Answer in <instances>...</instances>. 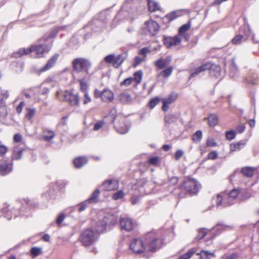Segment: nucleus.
Masks as SVG:
<instances>
[{
    "instance_id": "59",
    "label": "nucleus",
    "mask_w": 259,
    "mask_h": 259,
    "mask_svg": "<svg viewBox=\"0 0 259 259\" xmlns=\"http://www.w3.org/2000/svg\"><path fill=\"white\" fill-rule=\"evenodd\" d=\"M22 140V135L19 133L15 134L13 136V141L14 143H18L20 142Z\"/></svg>"
},
{
    "instance_id": "32",
    "label": "nucleus",
    "mask_w": 259,
    "mask_h": 259,
    "mask_svg": "<svg viewBox=\"0 0 259 259\" xmlns=\"http://www.w3.org/2000/svg\"><path fill=\"white\" fill-rule=\"evenodd\" d=\"M58 82V77L57 75H54L48 77L44 83L51 84L52 87H54Z\"/></svg>"
},
{
    "instance_id": "35",
    "label": "nucleus",
    "mask_w": 259,
    "mask_h": 259,
    "mask_svg": "<svg viewBox=\"0 0 259 259\" xmlns=\"http://www.w3.org/2000/svg\"><path fill=\"white\" fill-rule=\"evenodd\" d=\"M202 138V132L200 130L196 131L192 137V141L195 143L200 142Z\"/></svg>"
},
{
    "instance_id": "12",
    "label": "nucleus",
    "mask_w": 259,
    "mask_h": 259,
    "mask_svg": "<svg viewBox=\"0 0 259 259\" xmlns=\"http://www.w3.org/2000/svg\"><path fill=\"white\" fill-rule=\"evenodd\" d=\"M104 191L116 190L119 187L118 181L115 179H109L105 181L101 186Z\"/></svg>"
},
{
    "instance_id": "61",
    "label": "nucleus",
    "mask_w": 259,
    "mask_h": 259,
    "mask_svg": "<svg viewBox=\"0 0 259 259\" xmlns=\"http://www.w3.org/2000/svg\"><path fill=\"white\" fill-rule=\"evenodd\" d=\"M218 156V153L215 151H212L208 154V159L211 160H215L217 158Z\"/></svg>"
},
{
    "instance_id": "10",
    "label": "nucleus",
    "mask_w": 259,
    "mask_h": 259,
    "mask_svg": "<svg viewBox=\"0 0 259 259\" xmlns=\"http://www.w3.org/2000/svg\"><path fill=\"white\" fill-rule=\"evenodd\" d=\"M13 170V163L8 160H0V175L4 176L10 174Z\"/></svg>"
},
{
    "instance_id": "57",
    "label": "nucleus",
    "mask_w": 259,
    "mask_h": 259,
    "mask_svg": "<svg viewBox=\"0 0 259 259\" xmlns=\"http://www.w3.org/2000/svg\"><path fill=\"white\" fill-rule=\"evenodd\" d=\"M104 124V122L101 120L97 121L94 126V131H98L102 128Z\"/></svg>"
},
{
    "instance_id": "29",
    "label": "nucleus",
    "mask_w": 259,
    "mask_h": 259,
    "mask_svg": "<svg viewBox=\"0 0 259 259\" xmlns=\"http://www.w3.org/2000/svg\"><path fill=\"white\" fill-rule=\"evenodd\" d=\"M198 254L203 259H210L211 257H215V255L213 252H210L205 250H202Z\"/></svg>"
},
{
    "instance_id": "43",
    "label": "nucleus",
    "mask_w": 259,
    "mask_h": 259,
    "mask_svg": "<svg viewBox=\"0 0 259 259\" xmlns=\"http://www.w3.org/2000/svg\"><path fill=\"white\" fill-rule=\"evenodd\" d=\"M195 249L194 248L189 250L187 253L180 256L179 259H189L195 253Z\"/></svg>"
},
{
    "instance_id": "62",
    "label": "nucleus",
    "mask_w": 259,
    "mask_h": 259,
    "mask_svg": "<svg viewBox=\"0 0 259 259\" xmlns=\"http://www.w3.org/2000/svg\"><path fill=\"white\" fill-rule=\"evenodd\" d=\"M184 155V152L182 150H177L175 154V158L176 160H179Z\"/></svg>"
},
{
    "instance_id": "11",
    "label": "nucleus",
    "mask_w": 259,
    "mask_h": 259,
    "mask_svg": "<svg viewBox=\"0 0 259 259\" xmlns=\"http://www.w3.org/2000/svg\"><path fill=\"white\" fill-rule=\"evenodd\" d=\"M52 45V41H50L49 44H42L39 46H35V48L33 47V51H34L36 53V57L40 58L42 57L43 54L45 53H48Z\"/></svg>"
},
{
    "instance_id": "51",
    "label": "nucleus",
    "mask_w": 259,
    "mask_h": 259,
    "mask_svg": "<svg viewBox=\"0 0 259 259\" xmlns=\"http://www.w3.org/2000/svg\"><path fill=\"white\" fill-rule=\"evenodd\" d=\"M8 151V147L4 145H0V157H2L5 155Z\"/></svg>"
},
{
    "instance_id": "22",
    "label": "nucleus",
    "mask_w": 259,
    "mask_h": 259,
    "mask_svg": "<svg viewBox=\"0 0 259 259\" xmlns=\"http://www.w3.org/2000/svg\"><path fill=\"white\" fill-rule=\"evenodd\" d=\"M114 99V94L109 90H105L102 92V100L104 102H110Z\"/></svg>"
},
{
    "instance_id": "24",
    "label": "nucleus",
    "mask_w": 259,
    "mask_h": 259,
    "mask_svg": "<svg viewBox=\"0 0 259 259\" xmlns=\"http://www.w3.org/2000/svg\"><path fill=\"white\" fill-rule=\"evenodd\" d=\"M88 162L86 157L80 156L75 158L73 160V164L76 168H80Z\"/></svg>"
},
{
    "instance_id": "38",
    "label": "nucleus",
    "mask_w": 259,
    "mask_h": 259,
    "mask_svg": "<svg viewBox=\"0 0 259 259\" xmlns=\"http://www.w3.org/2000/svg\"><path fill=\"white\" fill-rule=\"evenodd\" d=\"M245 144L241 142L237 143L232 144L230 145L231 151H236L240 150L242 147L244 146Z\"/></svg>"
},
{
    "instance_id": "19",
    "label": "nucleus",
    "mask_w": 259,
    "mask_h": 259,
    "mask_svg": "<svg viewBox=\"0 0 259 259\" xmlns=\"http://www.w3.org/2000/svg\"><path fill=\"white\" fill-rule=\"evenodd\" d=\"M208 69L209 70V73L211 76L215 78H218L220 76L221 69L219 65L209 63Z\"/></svg>"
},
{
    "instance_id": "63",
    "label": "nucleus",
    "mask_w": 259,
    "mask_h": 259,
    "mask_svg": "<svg viewBox=\"0 0 259 259\" xmlns=\"http://www.w3.org/2000/svg\"><path fill=\"white\" fill-rule=\"evenodd\" d=\"M146 59L144 57H140L139 56H137L135 58V66H136L140 64H141L142 62L144 61Z\"/></svg>"
},
{
    "instance_id": "39",
    "label": "nucleus",
    "mask_w": 259,
    "mask_h": 259,
    "mask_svg": "<svg viewBox=\"0 0 259 259\" xmlns=\"http://www.w3.org/2000/svg\"><path fill=\"white\" fill-rule=\"evenodd\" d=\"M230 228V227L229 226H226L222 224H218L213 228V229L214 231H218V233H221L223 231L228 230Z\"/></svg>"
},
{
    "instance_id": "15",
    "label": "nucleus",
    "mask_w": 259,
    "mask_h": 259,
    "mask_svg": "<svg viewBox=\"0 0 259 259\" xmlns=\"http://www.w3.org/2000/svg\"><path fill=\"white\" fill-rule=\"evenodd\" d=\"M114 127L118 133L125 134L128 132L130 126L128 124L124 122L123 119H122L114 123Z\"/></svg>"
},
{
    "instance_id": "34",
    "label": "nucleus",
    "mask_w": 259,
    "mask_h": 259,
    "mask_svg": "<svg viewBox=\"0 0 259 259\" xmlns=\"http://www.w3.org/2000/svg\"><path fill=\"white\" fill-rule=\"evenodd\" d=\"M88 76H84L82 78H80L78 79V81L80 83V90L84 93L88 92V85L87 83L84 81L87 79H88Z\"/></svg>"
},
{
    "instance_id": "64",
    "label": "nucleus",
    "mask_w": 259,
    "mask_h": 259,
    "mask_svg": "<svg viewBox=\"0 0 259 259\" xmlns=\"http://www.w3.org/2000/svg\"><path fill=\"white\" fill-rule=\"evenodd\" d=\"M25 105V103L23 101H21L19 103V105L16 107V111L18 114H20L23 108Z\"/></svg>"
},
{
    "instance_id": "58",
    "label": "nucleus",
    "mask_w": 259,
    "mask_h": 259,
    "mask_svg": "<svg viewBox=\"0 0 259 259\" xmlns=\"http://www.w3.org/2000/svg\"><path fill=\"white\" fill-rule=\"evenodd\" d=\"M176 118L174 115H168L165 116V121L166 123H170L175 121Z\"/></svg>"
},
{
    "instance_id": "7",
    "label": "nucleus",
    "mask_w": 259,
    "mask_h": 259,
    "mask_svg": "<svg viewBox=\"0 0 259 259\" xmlns=\"http://www.w3.org/2000/svg\"><path fill=\"white\" fill-rule=\"evenodd\" d=\"M59 56L60 55L58 53L54 54L47 61L46 65L38 69H36L35 72L39 74L41 72L50 70L55 66L57 60L59 58Z\"/></svg>"
},
{
    "instance_id": "31",
    "label": "nucleus",
    "mask_w": 259,
    "mask_h": 259,
    "mask_svg": "<svg viewBox=\"0 0 259 259\" xmlns=\"http://www.w3.org/2000/svg\"><path fill=\"white\" fill-rule=\"evenodd\" d=\"M143 73L142 71L139 70L136 72L134 74V77H132L135 83V85H137L140 83L142 80Z\"/></svg>"
},
{
    "instance_id": "2",
    "label": "nucleus",
    "mask_w": 259,
    "mask_h": 259,
    "mask_svg": "<svg viewBox=\"0 0 259 259\" xmlns=\"http://www.w3.org/2000/svg\"><path fill=\"white\" fill-rule=\"evenodd\" d=\"M147 250L155 251L160 249L162 244V240L155 232H150L145 238Z\"/></svg>"
},
{
    "instance_id": "53",
    "label": "nucleus",
    "mask_w": 259,
    "mask_h": 259,
    "mask_svg": "<svg viewBox=\"0 0 259 259\" xmlns=\"http://www.w3.org/2000/svg\"><path fill=\"white\" fill-rule=\"evenodd\" d=\"M115 60V56L113 54H110L106 56L104 58L105 61L107 63H111L113 64V62Z\"/></svg>"
},
{
    "instance_id": "49",
    "label": "nucleus",
    "mask_w": 259,
    "mask_h": 259,
    "mask_svg": "<svg viewBox=\"0 0 259 259\" xmlns=\"http://www.w3.org/2000/svg\"><path fill=\"white\" fill-rule=\"evenodd\" d=\"M226 136L228 140H232L235 138L236 133L234 131H228L226 133Z\"/></svg>"
},
{
    "instance_id": "6",
    "label": "nucleus",
    "mask_w": 259,
    "mask_h": 259,
    "mask_svg": "<svg viewBox=\"0 0 259 259\" xmlns=\"http://www.w3.org/2000/svg\"><path fill=\"white\" fill-rule=\"evenodd\" d=\"M199 183L194 179H186L184 183V189L190 194H196L200 188Z\"/></svg>"
},
{
    "instance_id": "41",
    "label": "nucleus",
    "mask_w": 259,
    "mask_h": 259,
    "mask_svg": "<svg viewBox=\"0 0 259 259\" xmlns=\"http://www.w3.org/2000/svg\"><path fill=\"white\" fill-rule=\"evenodd\" d=\"M246 81L249 83L252 84H256L258 83V80L257 79V75L255 74H252L251 76H249L246 78Z\"/></svg>"
},
{
    "instance_id": "5",
    "label": "nucleus",
    "mask_w": 259,
    "mask_h": 259,
    "mask_svg": "<svg viewBox=\"0 0 259 259\" xmlns=\"http://www.w3.org/2000/svg\"><path fill=\"white\" fill-rule=\"evenodd\" d=\"M131 250L136 254L140 255L147 251L146 242L140 239H134L130 245Z\"/></svg>"
},
{
    "instance_id": "30",
    "label": "nucleus",
    "mask_w": 259,
    "mask_h": 259,
    "mask_svg": "<svg viewBox=\"0 0 259 259\" xmlns=\"http://www.w3.org/2000/svg\"><path fill=\"white\" fill-rule=\"evenodd\" d=\"M173 69L174 68L172 66H168L159 73V76L167 78L171 74Z\"/></svg>"
},
{
    "instance_id": "33",
    "label": "nucleus",
    "mask_w": 259,
    "mask_h": 259,
    "mask_svg": "<svg viewBox=\"0 0 259 259\" xmlns=\"http://www.w3.org/2000/svg\"><path fill=\"white\" fill-rule=\"evenodd\" d=\"M208 123L210 126H214L216 125L218 123V116L215 115L211 114L208 117Z\"/></svg>"
},
{
    "instance_id": "46",
    "label": "nucleus",
    "mask_w": 259,
    "mask_h": 259,
    "mask_svg": "<svg viewBox=\"0 0 259 259\" xmlns=\"http://www.w3.org/2000/svg\"><path fill=\"white\" fill-rule=\"evenodd\" d=\"M124 192L122 190H119L114 193L112 195L113 199L115 200L122 198L124 196Z\"/></svg>"
},
{
    "instance_id": "56",
    "label": "nucleus",
    "mask_w": 259,
    "mask_h": 259,
    "mask_svg": "<svg viewBox=\"0 0 259 259\" xmlns=\"http://www.w3.org/2000/svg\"><path fill=\"white\" fill-rule=\"evenodd\" d=\"M151 51L149 48L146 47L141 49L139 51V54L142 56L145 59L146 58L147 54Z\"/></svg>"
},
{
    "instance_id": "13",
    "label": "nucleus",
    "mask_w": 259,
    "mask_h": 259,
    "mask_svg": "<svg viewBox=\"0 0 259 259\" xmlns=\"http://www.w3.org/2000/svg\"><path fill=\"white\" fill-rule=\"evenodd\" d=\"M177 98V94L175 93H171L167 98L161 99L163 105L162 109L164 111H167L169 108V105L172 104Z\"/></svg>"
},
{
    "instance_id": "42",
    "label": "nucleus",
    "mask_w": 259,
    "mask_h": 259,
    "mask_svg": "<svg viewBox=\"0 0 259 259\" xmlns=\"http://www.w3.org/2000/svg\"><path fill=\"white\" fill-rule=\"evenodd\" d=\"M251 195L249 194L248 190H243L240 192L239 198L241 200H245L249 198Z\"/></svg>"
},
{
    "instance_id": "28",
    "label": "nucleus",
    "mask_w": 259,
    "mask_h": 259,
    "mask_svg": "<svg viewBox=\"0 0 259 259\" xmlns=\"http://www.w3.org/2000/svg\"><path fill=\"white\" fill-rule=\"evenodd\" d=\"M148 9L150 12H155L159 9V6L158 3L153 0L148 1Z\"/></svg>"
},
{
    "instance_id": "21",
    "label": "nucleus",
    "mask_w": 259,
    "mask_h": 259,
    "mask_svg": "<svg viewBox=\"0 0 259 259\" xmlns=\"http://www.w3.org/2000/svg\"><path fill=\"white\" fill-rule=\"evenodd\" d=\"M127 57V53L126 52L119 54L116 57H115V60L113 62L114 67L118 68L119 67Z\"/></svg>"
},
{
    "instance_id": "17",
    "label": "nucleus",
    "mask_w": 259,
    "mask_h": 259,
    "mask_svg": "<svg viewBox=\"0 0 259 259\" xmlns=\"http://www.w3.org/2000/svg\"><path fill=\"white\" fill-rule=\"evenodd\" d=\"M171 61V58L170 56H167L165 58H160L156 60L154 64L158 68V69H162L165 67L168 66Z\"/></svg>"
},
{
    "instance_id": "18",
    "label": "nucleus",
    "mask_w": 259,
    "mask_h": 259,
    "mask_svg": "<svg viewBox=\"0 0 259 259\" xmlns=\"http://www.w3.org/2000/svg\"><path fill=\"white\" fill-rule=\"evenodd\" d=\"M32 51V46L28 48H22L18 51L13 53L12 57L14 58H20L23 55H26L30 54Z\"/></svg>"
},
{
    "instance_id": "36",
    "label": "nucleus",
    "mask_w": 259,
    "mask_h": 259,
    "mask_svg": "<svg viewBox=\"0 0 259 259\" xmlns=\"http://www.w3.org/2000/svg\"><path fill=\"white\" fill-rule=\"evenodd\" d=\"M242 173L245 176L251 177L254 172V169L250 167H245L241 169Z\"/></svg>"
},
{
    "instance_id": "1",
    "label": "nucleus",
    "mask_w": 259,
    "mask_h": 259,
    "mask_svg": "<svg viewBox=\"0 0 259 259\" xmlns=\"http://www.w3.org/2000/svg\"><path fill=\"white\" fill-rule=\"evenodd\" d=\"M240 191L238 189H233L229 193H221L218 194L215 199L218 206L227 207L234 204L236 199L239 197Z\"/></svg>"
},
{
    "instance_id": "52",
    "label": "nucleus",
    "mask_w": 259,
    "mask_h": 259,
    "mask_svg": "<svg viewBox=\"0 0 259 259\" xmlns=\"http://www.w3.org/2000/svg\"><path fill=\"white\" fill-rule=\"evenodd\" d=\"M134 82L132 77H129L125 79L122 82H121V85H125L128 87Z\"/></svg>"
},
{
    "instance_id": "50",
    "label": "nucleus",
    "mask_w": 259,
    "mask_h": 259,
    "mask_svg": "<svg viewBox=\"0 0 259 259\" xmlns=\"http://www.w3.org/2000/svg\"><path fill=\"white\" fill-rule=\"evenodd\" d=\"M246 27V30L245 31L244 33L246 36L249 37L251 36V38L253 41H255V36L252 33V32L250 30L249 26H245Z\"/></svg>"
},
{
    "instance_id": "9",
    "label": "nucleus",
    "mask_w": 259,
    "mask_h": 259,
    "mask_svg": "<svg viewBox=\"0 0 259 259\" xmlns=\"http://www.w3.org/2000/svg\"><path fill=\"white\" fill-rule=\"evenodd\" d=\"M145 24L144 32L147 35H154L159 29V25L155 21H148Z\"/></svg>"
},
{
    "instance_id": "23",
    "label": "nucleus",
    "mask_w": 259,
    "mask_h": 259,
    "mask_svg": "<svg viewBox=\"0 0 259 259\" xmlns=\"http://www.w3.org/2000/svg\"><path fill=\"white\" fill-rule=\"evenodd\" d=\"M119 100L124 104H131L132 102V98L131 95L126 92L121 93L118 96Z\"/></svg>"
},
{
    "instance_id": "8",
    "label": "nucleus",
    "mask_w": 259,
    "mask_h": 259,
    "mask_svg": "<svg viewBox=\"0 0 259 259\" xmlns=\"http://www.w3.org/2000/svg\"><path fill=\"white\" fill-rule=\"evenodd\" d=\"M119 223L121 229L127 232L132 231L136 226V223L127 217H120Z\"/></svg>"
},
{
    "instance_id": "54",
    "label": "nucleus",
    "mask_w": 259,
    "mask_h": 259,
    "mask_svg": "<svg viewBox=\"0 0 259 259\" xmlns=\"http://www.w3.org/2000/svg\"><path fill=\"white\" fill-rule=\"evenodd\" d=\"M42 253L41 247H33V258L41 254Z\"/></svg>"
},
{
    "instance_id": "4",
    "label": "nucleus",
    "mask_w": 259,
    "mask_h": 259,
    "mask_svg": "<svg viewBox=\"0 0 259 259\" xmlns=\"http://www.w3.org/2000/svg\"><path fill=\"white\" fill-rule=\"evenodd\" d=\"M99 235L92 229H87L83 231L80 237V240L85 246H89L96 242Z\"/></svg>"
},
{
    "instance_id": "16",
    "label": "nucleus",
    "mask_w": 259,
    "mask_h": 259,
    "mask_svg": "<svg viewBox=\"0 0 259 259\" xmlns=\"http://www.w3.org/2000/svg\"><path fill=\"white\" fill-rule=\"evenodd\" d=\"M182 38L179 35H176L174 37H167L164 38V44L167 47L175 46L180 44Z\"/></svg>"
},
{
    "instance_id": "55",
    "label": "nucleus",
    "mask_w": 259,
    "mask_h": 259,
    "mask_svg": "<svg viewBox=\"0 0 259 259\" xmlns=\"http://www.w3.org/2000/svg\"><path fill=\"white\" fill-rule=\"evenodd\" d=\"M7 115V109L6 106H0V116L5 117Z\"/></svg>"
},
{
    "instance_id": "14",
    "label": "nucleus",
    "mask_w": 259,
    "mask_h": 259,
    "mask_svg": "<svg viewBox=\"0 0 259 259\" xmlns=\"http://www.w3.org/2000/svg\"><path fill=\"white\" fill-rule=\"evenodd\" d=\"M64 99L72 106L78 105L79 103V99L78 96L72 94L70 91H66L64 94Z\"/></svg>"
},
{
    "instance_id": "3",
    "label": "nucleus",
    "mask_w": 259,
    "mask_h": 259,
    "mask_svg": "<svg viewBox=\"0 0 259 259\" xmlns=\"http://www.w3.org/2000/svg\"><path fill=\"white\" fill-rule=\"evenodd\" d=\"M74 70L77 73H85L89 74V70L91 68V63L90 62L82 58H77L74 59L72 62Z\"/></svg>"
},
{
    "instance_id": "47",
    "label": "nucleus",
    "mask_w": 259,
    "mask_h": 259,
    "mask_svg": "<svg viewBox=\"0 0 259 259\" xmlns=\"http://www.w3.org/2000/svg\"><path fill=\"white\" fill-rule=\"evenodd\" d=\"M190 27L189 23L184 24L179 28V33L182 34L189 30Z\"/></svg>"
},
{
    "instance_id": "44",
    "label": "nucleus",
    "mask_w": 259,
    "mask_h": 259,
    "mask_svg": "<svg viewBox=\"0 0 259 259\" xmlns=\"http://www.w3.org/2000/svg\"><path fill=\"white\" fill-rule=\"evenodd\" d=\"M22 151L21 150H18L17 151H14L12 154V160H18L21 158L22 156Z\"/></svg>"
},
{
    "instance_id": "40",
    "label": "nucleus",
    "mask_w": 259,
    "mask_h": 259,
    "mask_svg": "<svg viewBox=\"0 0 259 259\" xmlns=\"http://www.w3.org/2000/svg\"><path fill=\"white\" fill-rule=\"evenodd\" d=\"M55 136L54 133L52 131H46L44 132V138L45 140L49 141Z\"/></svg>"
},
{
    "instance_id": "48",
    "label": "nucleus",
    "mask_w": 259,
    "mask_h": 259,
    "mask_svg": "<svg viewBox=\"0 0 259 259\" xmlns=\"http://www.w3.org/2000/svg\"><path fill=\"white\" fill-rule=\"evenodd\" d=\"M243 36L241 34L237 35L235 37L232 39V42L234 45H238L241 42Z\"/></svg>"
},
{
    "instance_id": "37",
    "label": "nucleus",
    "mask_w": 259,
    "mask_h": 259,
    "mask_svg": "<svg viewBox=\"0 0 259 259\" xmlns=\"http://www.w3.org/2000/svg\"><path fill=\"white\" fill-rule=\"evenodd\" d=\"M58 33V31L56 29L53 30L52 31L47 33L44 37V40L47 42L50 39L53 38L56 36Z\"/></svg>"
},
{
    "instance_id": "27",
    "label": "nucleus",
    "mask_w": 259,
    "mask_h": 259,
    "mask_svg": "<svg viewBox=\"0 0 259 259\" xmlns=\"http://www.w3.org/2000/svg\"><path fill=\"white\" fill-rule=\"evenodd\" d=\"M100 194L99 189H96L92 194L91 197L87 200L89 203H95L98 202Z\"/></svg>"
},
{
    "instance_id": "20",
    "label": "nucleus",
    "mask_w": 259,
    "mask_h": 259,
    "mask_svg": "<svg viewBox=\"0 0 259 259\" xmlns=\"http://www.w3.org/2000/svg\"><path fill=\"white\" fill-rule=\"evenodd\" d=\"M106 220V217H105L104 220L98 222L96 224L95 228L96 230L95 232L97 233L99 235L106 230V225L108 223Z\"/></svg>"
},
{
    "instance_id": "26",
    "label": "nucleus",
    "mask_w": 259,
    "mask_h": 259,
    "mask_svg": "<svg viewBox=\"0 0 259 259\" xmlns=\"http://www.w3.org/2000/svg\"><path fill=\"white\" fill-rule=\"evenodd\" d=\"M209 67V63H205L201 66L198 67V68L194 69L193 72L191 73V76L195 77L199 73L204 71L207 70Z\"/></svg>"
},
{
    "instance_id": "25",
    "label": "nucleus",
    "mask_w": 259,
    "mask_h": 259,
    "mask_svg": "<svg viewBox=\"0 0 259 259\" xmlns=\"http://www.w3.org/2000/svg\"><path fill=\"white\" fill-rule=\"evenodd\" d=\"M239 75V71L235 62V59L232 60V65L229 71V75L231 77L235 78Z\"/></svg>"
},
{
    "instance_id": "60",
    "label": "nucleus",
    "mask_w": 259,
    "mask_h": 259,
    "mask_svg": "<svg viewBox=\"0 0 259 259\" xmlns=\"http://www.w3.org/2000/svg\"><path fill=\"white\" fill-rule=\"evenodd\" d=\"M177 17H178V15H177V12H173L167 15L166 16V18L169 21H171L173 20L174 19H176Z\"/></svg>"
},
{
    "instance_id": "45",
    "label": "nucleus",
    "mask_w": 259,
    "mask_h": 259,
    "mask_svg": "<svg viewBox=\"0 0 259 259\" xmlns=\"http://www.w3.org/2000/svg\"><path fill=\"white\" fill-rule=\"evenodd\" d=\"M161 99L158 97H155L152 99L149 102V106L150 108L152 109L159 102Z\"/></svg>"
}]
</instances>
